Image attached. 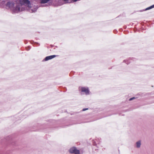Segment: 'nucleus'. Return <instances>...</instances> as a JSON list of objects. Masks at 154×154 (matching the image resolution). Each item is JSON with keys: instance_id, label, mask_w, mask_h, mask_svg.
Returning <instances> with one entry per match:
<instances>
[{"instance_id": "nucleus-1", "label": "nucleus", "mask_w": 154, "mask_h": 154, "mask_svg": "<svg viewBox=\"0 0 154 154\" xmlns=\"http://www.w3.org/2000/svg\"><path fill=\"white\" fill-rule=\"evenodd\" d=\"M20 2L21 5H27L28 8V9L29 11L31 13L35 12L38 8L36 6H35L33 7H30L31 4L29 0H20Z\"/></svg>"}, {"instance_id": "nucleus-2", "label": "nucleus", "mask_w": 154, "mask_h": 154, "mask_svg": "<svg viewBox=\"0 0 154 154\" xmlns=\"http://www.w3.org/2000/svg\"><path fill=\"white\" fill-rule=\"evenodd\" d=\"M21 5H17L16 7L14 8L13 11L15 13H17L24 10V9L22 8V7L21 8Z\"/></svg>"}, {"instance_id": "nucleus-3", "label": "nucleus", "mask_w": 154, "mask_h": 154, "mask_svg": "<svg viewBox=\"0 0 154 154\" xmlns=\"http://www.w3.org/2000/svg\"><path fill=\"white\" fill-rule=\"evenodd\" d=\"M69 152L71 153H74L75 154H79V151L77 150L75 147H72L69 150Z\"/></svg>"}, {"instance_id": "nucleus-4", "label": "nucleus", "mask_w": 154, "mask_h": 154, "mask_svg": "<svg viewBox=\"0 0 154 154\" xmlns=\"http://www.w3.org/2000/svg\"><path fill=\"white\" fill-rule=\"evenodd\" d=\"M81 91L82 92H85L86 94H89V90L88 88L82 87L81 88Z\"/></svg>"}, {"instance_id": "nucleus-5", "label": "nucleus", "mask_w": 154, "mask_h": 154, "mask_svg": "<svg viewBox=\"0 0 154 154\" xmlns=\"http://www.w3.org/2000/svg\"><path fill=\"white\" fill-rule=\"evenodd\" d=\"M55 57L56 55H51L48 56L45 58L44 59V60L45 61H47Z\"/></svg>"}, {"instance_id": "nucleus-6", "label": "nucleus", "mask_w": 154, "mask_h": 154, "mask_svg": "<svg viewBox=\"0 0 154 154\" xmlns=\"http://www.w3.org/2000/svg\"><path fill=\"white\" fill-rule=\"evenodd\" d=\"M141 145V141L140 140H139L137 141L136 143V147L137 148H139L140 147Z\"/></svg>"}, {"instance_id": "nucleus-7", "label": "nucleus", "mask_w": 154, "mask_h": 154, "mask_svg": "<svg viewBox=\"0 0 154 154\" xmlns=\"http://www.w3.org/2000/svg\"><path fill=\"white\" fill-rule=\"evenodd\" d=\"M49 0H41V3L42 4H45L47 3Z\"/></svg>"}, {"instance_id": "nucleus-8", "label": "nucleus", "mask_w": 154, "mask_h": 154, "mask_svg": "<svg viewBox=\"0 0 154 154\" xmlns=\"http://www.w3.org/2000/svg\"><path fill=\"white\" fill-rule=\"evenodd\" d=\"M154 8V5L150 6L149 7L146 8V9H145V10L146 11V10H150V9L153 8Z\"/></svg>"}, {"instance_id": "nucleus-9", "label": "nucleus", "mask_w": 154, "mask_h": 154, "mask_svg": "<svg viewBox=\"0 0 154 154\" xmlns=\"http://www.w3.org/2000/svg\"><path fill=\"white\" fill-rule=\"evenodd\" d=\"M7 5L8 6H9V7H10L11 6H12L13 5V4L12 3H11L10 2H8L7 4Z\"/></svg>"}, {"instance_id": "nucleus-10", "label": "nucleus", "mask_w": 154, "mask_h": 154, "mask_svg": "<svg viewBox=\"0 0 154 154\" xmlns=\"http://www.w3.org/2000/svg\"><path fill=\"white\" fill-rule=\"evenodd\" d=\"M134 98H135L134 97L131 98L129 99V100H130V101L131 100H133L134 99Z\"/></svg>"}, {"instance_id": "nucleus-11", "label": "nucleus", "mask_w": 154, "mask_h": 154, "mask_svg": "<svg viewBox=\"0 0 154 154\" xmlns=\"http://www.w3.org/2000/svg\"><path fill=\"white\" fill-rule=\"evenodd\" d=\"M88 109H82V111H85V110H87Z\"/></svg>"}, {"instance_id": "nucleus-12", "label": "nucleus", "mask_w": 154, "mask_h": 154, "mask_svg": "<svg viewBox=\"0 0 154 154\" xmlns=\"http://www.w3.org/2000/svg\"><path fill=\"white\" fill-rule=\"evenodd\" d=\"M78 0H73V1H74V2H76Z\"/></svg>"}]
</instances>
